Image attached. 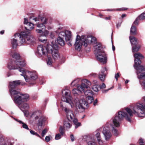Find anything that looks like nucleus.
Listing matches in <instances>:
<instances>
[{"instance_id": "1", "label": "nucleus", "mask_w": 145, "mask_h": 145, "mask_svg": "<svg viewBox=\"0 0 145 145\" xmlns=\"http://www.w3.org/2000/svg\"><path fill=\"white\" fill-rule=\"evenodd\" d=\"M12 57L16 59L14 62L12 61L8 64V67L10 69H18L22 72L20 75L24 76L26 82H28L30 86L34 84V81L38 78L37 74L35 71H27L21 67L25 66L26 63L24 60H20V55L18 53L15 52L11 54Z\"/></svg>"}, {"instance_id": "2", "label": "nucleus", "mask_w": 145, "mask_h": 145, "mask_svg": "<svg viewBox=\"0 0 145 145\" xmlns=\"http://www.w3.org/2000/svg\"><path fill=\"white\" fill-rule=\"evenodd\" d=\"M21 84L20 80L14 81L10 82L9 84V91L11 96L14 102L18 104V106L25 114L27 110L29 108L28 105L26 103H22L29 99L28 94H22L18 91L15 90L16 87Z\"/></svg>"}, {"instance_id": "3", "label": "nucleus", "mask_w": 145, "mask_h": 145, "mask_svg": "<svg viewBox=\"0 0 145 145\" xmlns=\"http://www.w3.org/2000/svg\"><path fill=\"white\" fill-rule=\"evenodd\" d=\"M126 112L124 111H120L118 112L117 115L112 118L108 123V125L112 128V131L116 136L118 135V132L117 130L115 128V127H118L120 126V121L124 118H125L128 121L130 122L131 118L133 116V111L130 109L128 108L125 109Z\"/></svg>"}, {"instance_id": "4", "label": "nucleus", "mask_w": 145, "mask_h": 145, "mask_svg": "<svg viewBox=\"0 0 145 145\" xmlns=\"http://www.w3.org/2000/svg\"><path fill=\"white\" fill-rule=\"evenodd\" d=\"M25 32H22L20 33H16L14 35V37L11 40L12 47L16 48L18 45H23L26 43L30 44L34 42L35 39L30 34Z\"/></svg>"}, {"instance_id": "5", "label": "nucleus", "mask_w": 145, "mask_h": 145, "mask_svg": "<svg viewBox=\"0 0 145 145\" xmlns=\"http://www.w3.org/2000/svg\"><path fill=\"white\" fill-rule=\"evenodd\" d=\"M58 48L56 44H52V45L48 44L46 47L40 45L37 47V54L40 56L42 55L48 56L49 54H51L54 59H57L59 57Z\"/></svg>"}, {"instance_id": "6", "label": "nucleus", "mask_w": 145, "mask_h": 145, "mask_svg": "<svg viewBox=\"0 0 145 145\" xmlns=\"http://www.w3.org/2000/svg\"><path fill=\"white\" fill-rule=\"evenodd\" d=\"M135 59V64L134 67L137 70V74L138 78L139 79H143L145 78V71L144 67L142 65H140L141 61L140 59L143 58V56L139 53H136L134 54Z\"/></svg>"}, {"instance_id": "7", "label": "nucleus", "mask_w": 145, "mask_h": 145, "mask_svg": "<svg viewBox=\"0 0 145 145\" xmlns=\"http://www.w3.org/2000/svg\"><path fill=\"white\" fill-rule=\"evenodd\" d=\"M61 100L68 103L72 108L76 107L77 109L83 108L85 105H86V103L85 101H79L78 98L72 99L71 98L63 96Z\"/></svg>"}, {"instance_id": "8", "label": "nucleus", "mask_w": 145, "mask_h": 145, "mask_svg": "<svg viewBox=\"0 0 145 145\" xmlns=\"http://www.w3.org/2000/svg\"><path fill=\"white\" fill-rule=\"evenodd\" d=\"M94 47L95 49L94 53L97 59L103 63H106L107 60L106 55L104 51L101 50L102 48L101 44L98 43Z\"/></svg>"}, {"instance_id": "9", "label": "nucleus", "mask_w": 145, "mask_h": 145, "mask_svg": "<svg viewBox=\"0 0 145 145\" xmlns=\"http://www.w3.org/2000/svg\"><path fill=\"white\" fill-rule=\"evenodd\" d=\"M134 114L140 117L145 116V105L142 103H137L133 108Z\"/></svg>"}, {"instance_id": "10", "label": "nucleus", "mask_w": 145, "mask_h": 145, "mask_svg": "<svg viewBox=\"0 0 145 145\" xmlns=\"http://www.w3.org/2000/svg\"><path fill=\"white\" fill-rule=\"evenodd\" d=\"M33 115L36 116L35 117V120H38L37 123L38 126V127L42 126L43 123L46 120V118L42 116L40 111H37L34 112Z\"/></svg>"}, {"instance_id": "11", "label": "nucleus", "mask_w": 145, "mask_h": 145, "mask_svg": "<svg viewBox=\"0 0 145 145\" xmlns=\"http://www.w3.org/2000/svg\"><path fill=\"white\" fill-rule=\"evenodd\" d=\"M41 23H38L36 24L37 27L40 29H37L36 31L37 33H43V29L46 28L45 25L47 23L48 20L47 18L44 17H41L40 18Z\"/></svg>"}, {"instance_id": "12", "label": "nucleus", "mask_w": 145, "mask_h": 145, "mask_svg": "<svg viewBox=\"0 0 145 145\" xmlns=\"http://www.w3.org/2000/svg\"><path fill=\"white\" fill-rule=\"evenodd\" d=\"M84 36H82L80 38L78 35H77L76 42L74 44L76 50L80 51L81 49L82 45L84 46Z\"/></svg>"}, {"instance_id": "13", "label": "nucleus", "mask_w": 145, "mask_h": 145, "mask_svg": "<svg viewBox=\"0 0 145 145\" xmlns=\"http://www.w3.org/2000/svg\"><path fill=\"white\" fill-rule=\"evenodd\" d=\"M108 123L106 126L104 127L103 133L106 140H108L112 136V134L110 131V128Z\"/></svg>"}, {"instance_id": "14", "label": "nucleus", "mask_w": 145, "mask_h": 145, "mask_svg": "<svg viewBox=\"0 0 145 145\" xmlns=\"http://www.w3.org/2000/svg\"><path fill=\"white\" fill-rule=\"evenodd\" d=\"M84 46L86 47L89 43H91L93 44L97 43L96 38L94 37H86L85 36H84Z\"/></svg>"}, {"instance_id": "15", "label": "nucleus", "mask_w": 145, "mask_h": 145, "mask_svg": "<svg viewBox=\"0 0 145 145\" xmlns=\"http://www.w3.org/2000/svg\"><path fill=\"white\" fill-rule=\"evenodd\" d=\"M86 142L87 145H97V141L93 135L88 136L86 138Z\"/></svg>"}, {"instance_id": "16", "label": "nucleus", "mask_w": 145, "mask_h": 145, "mask_svg": "<svg viewBox=\"0 0 145 145\" xmlns=\"http://www.w3.org/2000/svg\"><path fill=\"white\" fill-rule=\"evenodd\" d=\"M63 109H64V110L66 113L67 117L68 120L71 121L74 118V116L73 112L66 108L62 106Z\"/></svg>"}, {"instance_id": "17", "label": "nucleus", "mask_w": 145, "mask_h": 145, "mask_svg": "<svg viewBox=\"0 0 145 145\" xmlns=\"http://www.w3.org/2000/svg\"><path fill=\"white\" fill-rule=\"evenodd\" d=\"M94 100V99L91 96H87L86 97L81 98L80 99H79V101H85L86 103V105H85L83 108H78L79 109H84L85 108V106H87L88 104H91Z\"/></svg>"}, {"instance_id": "18", "label": "nucleus", "mask_w": 145, "mask_h": 145, "mask_svg": "<svg viewBox=\"0 0 145 145\" xmlns=\"http://www.w3.org/2000/svg\"><path fill=\"white\" fill-rule=\"evenodd\" d=\"M101 129L99 128L97 129L95 132V136L97 139L98 143L100 145H102L103 142L101 139L100 133L101 132Z\"/></svg>"}, {"instance_id": "19", "label": "nucleus", "mask_w": 145, "mask_h": 145, "mask_svg": "<svg viewBox=\"0 0 145 145\" xmlns=\"http://www.w3.org/2000/svg\"><path fill=\"white\" fill-rule=\"evenodd\" d=\"M68 33L67 31H61L59 33V37H63V39L64 37L66 41H69L71 39V36L70 35L67 34V33Z\"/></svg>"}, {"instance_id": "20", "label": "nucleus", "mask_w": 145, "mask_h": 145, "mask_svg": "<svg viewBox=\"0 0 145 145\" xmlns=\"http://www.w3.org/2000/svg\"><path fill=\"white\" fill-rule=\"evenodd\" d=\"M106 71V68L105 67L103 68L99 72V77L100 80L102 82L104 81L106 77V74L104 72Z\"/></svg>"}, {"instance_id": "21", "label": "nucleus", "mask_w": 145, "mask_h": 145, "mask_svg": "<svg viewBox=\"0 0 145 145\" xmlns=\"http://www.w3.org/2000/svg\"><path fill=\"white\" fill-rule=\"evenodd\" d=\"M77 88L80 93L84 92L88 88V86L83 82H82V83L80 85L77 86Z\"/></svg>"}, {"instance_id": "22", "label": "nucleus", "mask_w": 145, "mask_h": 145, "mask_svg": "<svg viewBox=\"0 0 145 145\" xmlns=\"http://www.w3.org/2000/svg\"><path fill=\"white\" fill-rule=\"evenodd\" d=\"M27 25V27H25V29L28 30L29 31H24L23 32H25L27 33V34H29L28 33L29 32H30V34L31 36L33 37V36L31 35V33L30 31L32 29H33L34 28V24H33L29 22V23H28V24Z\"/></svg>"}, {"instance_id": "23", "label": "nucleus", "mask_w": 145, "mask_h": 145, "mask_svg": "<svg viewBox=\"0 0 145 145\" xmlns=\"http://www.w3.org/2000/svg\"><path fill=\"white\" fill-rule=\"evenodd\" d=\"M72 125L71 121L67 120L64 122V128L65 129L70 128Z\"/></svg>"}, {"instance_id": "24", "label": "nucleus", "mask_w": 145, "mask_h": 145, "mask_svg": "<svg viewBox=\"0 0 145 145\" xmlns=\"http://www.w3.org/2000/svg\"><path fill=\"white\" fill-rule=\"evenodd\" d=\"M82 80L79 78H77L74 80L71 84V86L72 87L76 86L77 87L78 86L79 84L81 82Z\"/></svg>"}, {"instance_id": "25", "label": "nucleus", "mask_w": 145, "mask_h": 145, "mask_svg": "<svg viewBox=\"0 0 145 145\" xmlns=\"http://www.w3.org/2000/svg\"><path fill=\"white\" fill-rule=\"evenodd\" d=\"M63 93V96H66L68 98H71V97L70 95V91L68 89H64L62 91Z\"/></svg>"}, {"instance_id": "26", "label": "nucleus", "mask_w": 145, "mask_h": 145, "mask_svg": "<svg viewBox=\"0 0 145 145\" xmlns=\"http://www.w3.org/2000/svg\"><path fill=\"white\" fill-rule=\"evenodd\" d=\"M63 39V37H59L57 39V41L58 43L62 46H63L65 44Z\"/></svg>"}, {"instance_id": "27", "label": "nucleus", "mask_w": 145, "mask_h": 145, "mask_svg": "<svg viewBox=\"0 0 145 145\" xmlns=\"http://www.w3.org/2000/svg\"><path fill=\"white\" fill-rule=\"evenodd\" d=\"M129 39L132 44L136 45L137 44V39L133 36H130Z\"/></svg>"}, {"instance_id": "28", "label": "nucleus", "mask_w": 145, "mask_h": 145, "mask_svg": "<svg viewBox=\"0 0 145 145\" xmlns=\"http://www.w3.org/2000/svg\"><path fill=\"white\" fill-rule=\"evenodd\" d=\"M74 124L75 125V128H77L78 127L80 126L81 125V123L80 122H78V120L75 117L72 120Z\"/></svg>"}, {"instance_id": "29", "label": "nucleus", "mask_w": 145, "mask_h": 145, "mask_svg": "<svg viewBox=\"0 0 145 145\" xmlns=\"http://www.w3.org/2000/svg\"><path fill=\"white\" fill-rule=\"evenodd\" d=\"M130 33L133 35H135L136 33V28L135 27L132 26L131 28Z\"/></svg>"}, {"instance_id": "30", "label": "nucleus", "mask_w": 145, "mask_h": 145, "mask_svg": "<svg viewBox=\"0 0 145 145\" xmlns=\"http://www.w3.org/2000/svg\"><path fill=\"white\" fill-rule=\"evenodd\" d=\"M16 120L20 124H22V126L24 128L27 130L29 129V128L28 127L27 125L25 123L21 121H18L17 120Z\"/></svg>"}, {"instance_id": "31", "label": "nucleus", "mask_w": 145, "mask_h": 145, "mask_svg": "<svg viewBox=\"0 0 145 145\" xmlns=\"http://www.w3.org/2000/svg\"><path fill=\"white\" fill-rule=\"evenodd\" d=\"M84 94L86 95L85 97H86L87 96H91L93 94V93L91 91L87 90L85 91Z\"/></svg>"}, {"instance_id": "32", "label": "nucleus", "mask_w": 145, "mask_h": 145, "mask_svg": "<svg viewBox=\"0 0 145 145\" xmlns=\"http://www.w3.org/2000/svg\"><path fill=\"white\" fill-rule=\"evenodd\" d=\"M82 82H83L87 86H88V88L91 85V83L89 81L86 79H84L82 80Z\"/></svg>"}, {"instance_id": "33", "label": "nucleus", "mask_w": 145, "mask_h": 145, "mask_svg": "<svg viewBox=\"0 0 145 145\" xmlns=\"http://www.w3.org/2000/svg\"><path fill=\"white\" fill-rule=\"evenodd\" d=\"M40 34L42 35V37L44 38H46V36L48 34L49 31L46 30H45L44 31H43L42 33H39Z\"/></svg>"}, {"instance_id": "34", "label": "nucleus", "mask_w": 145, "mask_h": 145, "mask_svg": "<svg viewBox=\"0 0 145 145\" xmlns=\"http://www.w3.org/2000/svg\"><path fill=\"white\" fill-rule=\"evenodd\" d=\"M40 36L39 38V40L42 42H44V41H46V38H44L42 36V35L41 34H40Z\"/></svg>"}, {"instance_id": "35", "label": "nucleus", "mask_w": 145, "mask_h": 145, "mask_svg": "<svg viewBox=\"0 0 145 145\" xmlns=\"http://www.w3.org/2000/svg\"><path fill=\"white\" fill-rule=\"evenodd\" d=\"M139 20H143L145 18V15L144 13H142L138 17Z\"/></svg>"}, {"instance_id": "36", "label": "nucleus", "mask_w": 145, "mask_h": 145, "mask_svg": "<svg viewBox=\"0 0 145 145\" xmlns=\"http://www.w3.org/2000/svg\"><path fill=\"white\" fill-rule=\"evenodd\" d=\"M140 48V46L137 47V46H133L132 47V51L133 52H137L138 51Z\"/></svg>"}, {"instance_id": "37", "label": "nucleus", "mask_w": 145, "mask_h": 145, "mask_svg": "<svg viewBox=\"0 0 145 145\" xmlns=\"http://www.w3.org/2000/svg\"><path fill=\"white\" fill-rule=\"evenodd\" d=\"M47 63L48 65H51L52 64V59L51 57H48L47 59Z\"/></svg>"}, {"instance_id": "38", "label": "nucleus", "mask_w": 145, "mask_h": 145, "mask_svg": "<svg viewBox=\"0 0 145 145\" xmlns=\"http://www.w3.org/2000/svg\"><path fill=\"white\" fill-rule=\"evenodd\" d=\"M139 82L142 88H143L145 90V80L143 81L142 82H141V81H140ZM144 99L145 101V96L144 97Z\"/></svg>"}, {"instance_id": "39", "label": "nucleus", "mask_w": 145, "mask_h": 145, "mask_svg": "<svg viewBox=\"0 0 145 145\" xmlns=\"http://www.w3.org/2000/svg\"><path fill=\"white\" fill-rule=\"evenodd\" d=\"M48 129L45 128L44 129L43 131H42L41 135L43 137L44 136V135L46 134V133L48 131Z\"/></svg>"}, {"instance_id": "40", "label": "nucleus", "mask_w": 145, "mask_h": 145, "mask_svg": "<svg viewBox=\"0 0 145 145\" xmlns=\"http://www.w3.org/2000/svg\"><path fill=\"white\" fill-rule=\"evenodd\" d=\"M92 89L93 90L97 92L99 91V89L98 88V86L97 85H94L93 86Z\"/></svg>"}, {"instance_id": "41", "label": "nucleus", "mask_w": 145, "mask_h": 145, "mask_svg": "<svg viewBox=\"0 0 145 145\" xmlns=\"http://www.w3.org/2000/svg\"><path fill=\"white\" fill-rule=\"evenodd\" d=\"M72 92L74 95L78 94V93H80L77 89H73L72 90Z\"/></svg>"}, {"instance_id": "42", "label": "nucleus", "mask_w": 145, "mask_h": 145, "mask_svg": "<svg viewBox=\"0 0 145 145\" xmlns=\"http://www.w3.org/2000/svg\"><path fill=\"white\" fill-rule=\"evenodd\" d=\"M52 138V137L51 136H46L45 138V140L46 142H49Z\"/></svg>"}, {"instance_id": "43", "label": "nucleus", "mask_w": 145, "mask_h": 145, "mask_svg": "<svg viewBox=\"0 0 145 145\" xmlns=\"http://www.w3.org/2000/svg\"><path fill=\"white\" fill-rule=\"evenodd\" d=\"M59 132L62 135H63L64 132V129L62 126H60L59 129Z\"/></svg>"}, {"instance_id": "44", "label": "nucleus", "mask_w": 145, "mask_h": 145, "mask_svg": "<svg viewBox=\"0 0 145 145\" xmlns=\"http://www.w3.org/2000/svg\"><path fill=\"white\" fill-rule=\"evenodd\" d=\"M61 135L59 134H57L55 136V139L56 140H58L61 138Z\"/></svg>"}, {"instance_id": "45", "label": "nucleus", "mask_w": 145, "mask_h": 145, "mask_svg": "<svg viewBox=\"0 0 145 145\" xmlns=\"http://www.w3.org/2000/svg\"><path fill=\"white\" fill-rule=\"evenodd\" d=\"M106 86L104 83H103L100 86V89H105L106 88Z\"/></svg>"}, {"instance_id": "46", "label": "nucleus", "mask_w": 145, "mask_h": 145, "mask_svg": "<svg viewBox=\"0 0 145 145\" xmlns=\"http://www.w3.org/2000/svg\"><path fill=\"white\" fill-rule=\"evenodd\" d=\"M120 77L119 73H118L116 74L115 75V78L116 79V81L118 80V78Z\"/></svg>"}, {"instance_id": "47", "label": "nucleus", "mask_w": 145, "mask_h": 145, "mask_svg": "<svg viewBox=\"0 0 145 145\" xmlns=\"http://www.w3.org/2000/svg\"><path fill=\"white\" fill-rule=\"evenodd\" d=\"M29 22H28V20L26 18H24V24H26L27 25L28 24V23Z\"/></svg>"}, {"instance_id": "48", "label": "nucleus", "mask_w": 145, "mask_h": 145, "mask_svg": "<svg viewBox=\"0 0 145 145\" xmlns=\"http://www.w3.org/2000/svg\"><path fill=\"white\" fill-rule=\"evenodd\" d=\"M138 20H139V19L138 18H137L135 21L134 22L133 24L135 25H138Z\"/></svg>"}, {"instance_id": "49", "label": "nucleus", "mask_w": 145, "mask_h": 145, "mask_svg": "<svg viewBox=\"0 0 145 145\" xmlns=\"http://www.w3.org/2000/svg\"><path fill=\"white\" fill-rule=\"evenodd\" d=\"M71 139L72 141H73L74 140V137L73 135H71L70 136Z\"/></svg>"}, {"instance_id": "50", "label": "nucleus", "mask_w": 145, "mask_h": 145, "mask_svg": "<svg viewBox=\"0 0 145 145\" xmlns=\"http://www.w3.org/2000/svg\"><path fill=\"white\" fill-rule=\"evenodd\" d=\"M113 88V87H112V88H111L109 89H107V90H103V93H106V92H107V91H108V90H109L110 89H112V88Z\"/></svg>"}, {"instance_id": "51", "label": "nucleus", "mask_w": 145, "mask_h": 145, "mask_svg": "<svg viewBox=\"0 0 145 145\" xmlns=\"http://www.w3.org/2000/svg\"><path fill=\"white\" fill-rule=\"evenodd\" d=\"M30 133L31 134L33 135H35V133L36 132H35L34 131L31 130L30 131Z\"/></svg>"}, {"instance_id": "52", "label": "nucleus", "mask_w": 145, "mask_h": 145, "mask_svg": "<svg viewBox=\"0 0 145 145\" xmlns=\"http://www.w3.org/2000/svg\"><path fill=\"white\" fill-rule=\"evenodd\" d=\"M33 19L34 20L35 22H37L39 20V19L37 18H33Z\"/></svg>"}, {"instance_id": "53", "label": "nucleus", "mask_w": 145, "mask_h": 145, "mask_svg": "<svg viewBox=\"0 0 145 145\" xmlns=\"http://www.w3.org/2000/svg\"><path fill=\"white\" fill-rule=\"evenodd\" d=\"M139 143H140V144H141L143 145L142 144L143 143V140L142 138H140L139 140Z\"/></svg>"}, {"instance_id": "54", "label": "nucleus", "mask_w": 145, "mask_h": 145, "mask_svg": "<svg viewBox=\"0 0 145 145\" xmlns=\"http://www.w3.org/2000/svg\"><path fill=\"white\" fill-rule=\"evenodd\" d=\"M111 17L110 16H109L105 18V19L106 20H110V19Z\"/></svg>"}, {"instance_id": "55", "label": "nucleus", "mask_w": 145, "mask_h": 145, "mask_svg": "<svg viewBox=\"0 0 145 145\" xmlns=\"http://www.w3.org/2000/svg\"><path fill=\"white\" fill-rule=\"evenodd\" d=\"M126 8H119L117 9V10H126Z\"/></svg>"}, {"instance_id": "56", "label": "nucleus", "mask_w": 145, "mask_h": 145, "mask_svg": "<svg viewBox=\"0 0 145 145\" xmlns=\"http://www.w3.org/2000/svg\"><path fill=\"white\" fill-rule=\"evenodd\" d=\"M97 99H96L95 100V101L94 102L93 105L94 106H95L96 105V104L97 103Z\"/></svg>"}, {"instance_id": "57", "label": "nucleus", "mask_w": 145, "mask_h": 145, "mask_svg": "<svg viewBox=\"0 0 145 145\" xmlns=\"http://www.w3.org/2000/svg\"><path fill=\"white\" fill-rule=\"evenodd\" d=\"M35 135L39 137L40 138H42V137L40 136L38 134H37V133H35Z\"/></svg>"}, {"instance_id": "58", "label": "nucleus", "mask_w": 145, "mask_h": 145, "mask_svg": "<svg viewBox=\"0 0 145 145\" xmlns=\"http://www.w3.org/2000/svg\"><path fill=\"white\" fill-rule=\"evenodd\" d=\"M69 41V42L67 43L68 44L69 46H71L72 45V44L71 43V41H70V40Z\"/></svg>"}, {"instance_id": "59", "label": "nucleus", "mask_w": 145, "mask_h": 145, "mask_svg": "<svg viewBox=\"0 0 145 145\" xmlns=\"http://www.w3.org/2000/svg\"><path fill=\"white\" fill-rule=\"evenodd\" d=\"M126 14H123L121 16V17L122 18H123L124 17H125L126 16Z\"/></svg>"}, {"instance_id": "60", "label": "nucleus", "mask_w": 145, "mask_h": 145, "mask_svg": "<svg viewBox=\"0 0 145 145\" xmlns=\"http://www.w3.org/2000/svg\"><path fill=\"white\" fill-rule=\"evenodd\" d=\"M2 145H8V142H5Z\"/></svg>"}, {"instance_id": "61", "label": "nucleus", "mask_w": 145, "mask_h": 145, "mask_svg": "<svg viewBox=\"0 0 145 145\" xmlns=\"http://www.w3.org/2000/svg\"><path fill=\"white\" fill-rule=\"evenodd\" d=\"M121 23H118L117 25V26L118 27H119L121 25Z\"/></svg>"}, {"instance_id": "62", "label": "nucleus", "mask_w": 145, "mask_h": 145, "mask_svg": "<svg viewBox=\"0 0 145 145\" xmlns=\"http://www.w3.org/2000/svg\"><path fill=\"white\" fill-rule=\"evenodd\" d=\"M4 32V30L1 31H0V34H3Z\"/></svg>"}, {"instance_id": "63", "label": "nucleus", "mask_w": 145, "mask_h": 145, "mask_svg": "<svg viewBox=\"0 0 145 145\" xmlns=\"http://www.w3.org/2000/svg\"><path fill=\"white\" fill-rule=\"evenodd\" d=\"M112 49L113 51H114L115 50V46L113 45H112Z\"/></svg>"}, {"instance_id": "64", "label": "nucleus", "mask_w": 145, "mask_h": 145, "mask_svg": "<svg viewBox=\"0 0 145 145\" xmlns=\"http://www.w3.org/2000/svg\"><path fill=\"white\" fill-rule=\"evenodd\" d=\"M129 82V80H125V83L126 84H127Z\"/></svg>"}]
</instances>
